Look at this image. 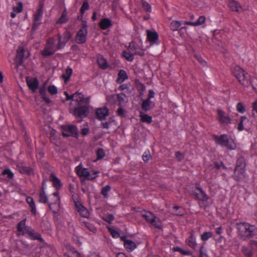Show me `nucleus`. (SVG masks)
I'll list each match as a JSON object with an SVG mask.
<instances>
[{
	"label": "nucleus",
	"instance_id": "57",
	"mask_svg": "<svg viewBox=\"0 0 257 257\" xmlns=\"http://www.w3.org/2000/svg\"><path fill=\"white\" fill-rule=\"evenodd\" d=\"M114 215L112 214H108L102 218L103 220L105 221L109 224H111L112 221L114 220Z\"/></svg>",
	"mask_w": 257,
	"mask_h": 257
},
{
	"label": "nucleus",
	"instance_id": "46",
	"mask_svg": "<svg viewBox=\"0 0 257 257\" xmlns=\"http://www.w3.org/2000/svg\"><path fill=\"white\" fill-rule=\"evenodd\" d=\"M241 251L243 254L246 257H252L253 255L252 251L251 248H249L245 246H243L241 247Z\"/></svg>",
	"mask_w": 257,
	"mask_h": 257
},
{
	"label": "nucleus",
	"instance_id": "9",
	"mask_svg": "<svg viewBox=\"0 0 257 257\" xmlns=\"http://www.w3.org/2000/svg\"><path fill=\"white\" fill-rule=\"evenodd\" d=\"M87 26L86 22H83L80 28L75 35V41L77 44H83L87 40L88 34Z\"/></svg>",
	"mask_w": 257,
	"mask_h": 257
},
{
	"label": "nucleus",
	"instance_id": "7",
	"mask_svg": "<svg viewBox=\"0 0 257 257\" xmlns=\"http://www.w3.org/2000/svg\"><path fill=\"white\" fill-rule=\"evenodd\" d=\"M191 195L195 200L203 203L207 202L209 199L208 195L198 184L196 185L195 188L192 191Z\"/></svg>",
	"mask_w": 257,
	"mask_h": 257
},
{
	"label": "nucleus",
	"instance_id": "47",
	"mask_svg": "<svg viewBox=\"0 0 257 257\" xmlns=\"http://www.w3.org/2000/svg\"><path fill=\"white\" fill-rule=\"evenodd\" d=\"M151 101L149 99H146L144 100L141 105L142 109L145 111H147L150 109V105Z\"/></svg>",
	"mask_w": 257,
	"mask_h": 257
},
{
	"label": "nucleus",
	"instance_id": "13",
	"mask_svg": "<svg viewBox=\"0 0 257 257\" xmlns=\"http://www.w3.org/2000/svg\"><path fill=\"white\" fill-rule=\"evenodd\" d=\"M62 136L64 137L72 136L76 137L78 136V130L76 126L73 125H68L63 127Z\"/></svg>",
	"mask_w": 257,
	"mask_h": 257
},
{
	"label": "nucleus",
	"instance_id": "10",
	"mask_svg": "<svg viewBox=\"0 0 257 257\" xmlns=\"http://www.w3.org/2000/svg\"><path fill=\"white\" fill-rule=\"evenodd\" d=\"M217 119L222 126L228 125L231 122V119L228 114L220 109L217 110Z\"/></svg>",
	"mask_w": 257,
	"mask_h": 257
},
{
	"label": "nucleus",
	"instance_id": "20",
	"mask_svg": "<svg viewBox=\"0 0 257 257\" xmlns=\"http://www.w3.org/2000/svg\"><path fill=\"white\" fill-rule=\"evenodd\" d=\"M227 7L232 12L240 13L242 11V8L240 4L235 0H227Z\"/></svg>",
	"mask_w": 257,
	"mask_h": 257
},
{
	"label": "nucleus",
	"instance_id": "4",
	"mask_svg": "<svg viewBox=\"0 0 257 257\" xmlns=\"http://www.w3.org/2000/svg\"><path fill=\"white\" fill-rule=\"evenodd\" d=\"M212 139L216 145L225 147L228 150H235L236 148L234 140L227 134H222L220 136L213 134L212 135Z\"/></svg>",
	"mask_w": 257,
	"mask_h": 257
},
{
	"label": "nucleus",
	"instance_id": "39",
	"mask_svg": "<svg viewBox=\"0 0 257 257\" xmlns=\"http://www.w3.org/2000/svg\"><path fill=\"white\" fill-rule=\"evenodd\" d=\"M25 51L23 48L19 47L17 52L16 59L18 60L19 64H22L24 62Z\"/></svg>",
	"mask_w": 257,
	"mask_h": 257
},
{
	"label": "nucleus",
	"instance_id": "15",
	"mask_svg": "<svg viewBox=\"0 0 257 257\" xmlns=\"http://www.w3.org/2000/svg\"><path fill=\"white\" fill-rule=\"evenodd\" d=\"M124 96L125 94L123 93H120V94L108 95L106 98L108 101L120 105L122 103L124 102Z\"/></svg>",
	"mask_w": 257,
	"mask_h": 257
},
{
	"label": "nucleus",
	"instance_id": "44",
	"mask_svg": "<svg viewBox=\"0 0 257 257\" xmlns=\"http://www.w3.org/2000/svg\"><path fill=\"white\" fill-rule=\"evenodd\" d=\"M140 117H141V121L143 122H146L150 124L153 121L152 116L144 114L142 112H140Z\"/></svg>",
	"mask_w": 257,
	"mask_h": 257
},
{
	"label": "nucleus",
	"instance_id": "54",
	"mask_svg": "<svg viewBox=\"0 0 257 257\" xmlns=\"http://www.w3.org/2000/svg\"><path fill=\"white\" fill-rule=\"evenodd\" d=\"M105 154L103 149L99 148L96 151L97 160H101L105 156Z\"/></svg>",
	"mask_w": 257,
	"mask_h": 257
},
{
	"label": "nucleus",
	"instance_id": "53",
	"mask_svg": "<svg viewBox=\"0 0 257 257\" xmlns=\"http://www.w3.org/2000/svg\"><path fill=\"white\" fill-rule=\"evenodd\" d=\"M111 190V187L109 185H106L103 187L101 191V194L103 195L104 198H107L108 197V192Z\"/></svg>",
	"mask_w": 257,
	"mask_h": 257
},
{
	"label": "nucleus",
	"instance_id": "48",
	"mask_svg": "<svg viewBox=\"0 0 257 257\" xmlns=\"http://www.w3.org/2000/svg\"><path fill=\"white\" fill-rule=\"evenodd\" d=\"M173 250L175 251L179 252L181 254L184 255L190 256L192 255V252L191 251L184 250L179 246L174 247Z\"/></svg>",
	"mask_w": 257,
	"mask_h": 257
},
{
	"label": "nucleus",
	"instance_id": "64",
	"mask_svg": "<svg viewBox=\"0 0 257 257\" xmlns=\"http://www.w3.org/2000/svg\"><path fill=\"white\" fill-rule=\"evenodd\" d=\"M249 245H250V248L253 250H257V241L256 240H250L249 241Z\"/></svg>",
	"mask_w": 257,
	"mask_h": 257
},
{
	"label": "nucleus",
	"instance_id": "51",
	"mask_svg": "<svg viewBox=\"0 0 257 257\" xmlns=\"http://www.w3.org/2000/svg\"><path fill=\"white\" fill-rule=\"evenodd\" d=\"M250 84L253 90L257 92V78L252 77H249V84Z\"/></svg>",
	"mask_w": 257,
	"mask_h": 257
},
{
	"label": "nucleus",
	"instance_id": "37",
	"mask_svg": "<svg viewBox=\"0 0 257 257\" xmlns=\"http://www.w3.org/2000/svg\"><path fill=\"white\" fill-rule=\"evenodd\" d=\"M151 226H153L156 228L159 229H162L163 228L162 222L161 220L157 217V216H155V217L152 220V221L150 223Z\"/></svg>",
	"mask_w": 257,
	"mask_h": 257
},
{
	"label": "nucleus",
	"instance_id": "43",
	"mask_svg": "<svg viewBox=\"0 0 257 257\" xmlns=\"http://www.w3.org/2000/svg\"><path fill=\"white\" fill-rule=\"evenodd\" d=\"M99 173V172L97 170H92L91 172L88 171V175H86L84 178L88 180H92L98 177Z\"/></svg>",
	"mask_w": 257,
	"mask_h": 257
},
{
	"label": "nucleus",
	"instance_id": "52",
	"mask_svg": "<svg viewBox=\"0 0 257 257\" xmlns=\"http://www.w3.org/2000/svg\"><path fill=\"white\" fill-rule=\"evenodd\" d=\"M83 223L85 227L87 228L89 231L93 233L96 232V228L93 224L87 221H84Z\"/></svg>",
	"mask_w": 257,
	"mask_h": 257
},
{
	"label": "nucleus",
	"instance_id": "49",
	"mask_svg": "<svg viewBox=\"0 0 257 257\" xmlns=\"http://www.w3.org/2000/svg\"><path fill=\"white\" fill-rule=\"evenodd\" d=\"M213 236V233L210 231L204 232L200 236V239L203 241H206Z\"/></svg>",
	"mask_w": 257,
	"mask_h": 257
},
{
	"label": "nucleus",
	"instance_id": "28",
	"mask_svg": "<svg viewBox=\"0 0 257 257\" xmlns=\"http://www.w3.org/2000/svg\"><path fill=\"white\" fill-rule=\"evenodd\" d=\"M44 182H43L42 183V187L39 193V201L40 203L45 204L47 203H48V202H49V201H48V197L46 194V193H45V191L44 190Z\"/></svg>",
	"mask_w": 257,
	"mask_h": 257
},
{
	"label": "nucleus",
	"instance_id": "5",
	"mask_svg": "<svg viewBox=\"0 0 257 257\" xmlns=\"http://www.w3.org/2000/svg\"><path fill=\"white\" fill-rule=\"evenodd\" d=\"M232 73L241 85L244 86H247L249 85V75L239 66H235Z\"/></svg>",
	"mask_w": 257,
	"mask_h": 257
},
{
	"label": "nucleus",
	"instance_id": "17",
	"mask_svg": "<svg viewBox=\"0 0 257 257\" xmlns=\"http://www.w3.org/2000/svg\"><path fill=\"white\" fill-rule=\"evenodd\" d=\"M120 240L123 242L124 247L128 252L133 251L137 247L136 243L131 240L127 239L125 236H121Z\"/></svg>",
	"mask_w": 257,
	"mask_h": 257
},
{
	"label": "nucleus",
	"instance_id": "40",
	"mask_svg": "<svg viewBox=\"0 0 257 257\" xmlns=\"http://www.w3.org/2000/svg\"><path fill=\"white\" fill-rule=\"evenodd\" d=\"M185 21H173L170 24V29L173 31H178L182 25H186L184 24Z\"/></svg>",
	"mask_w": 257,
	"mask_h": 257
},
{
	"label": "nucleus",
	"instance_id": "22",
	"mask_svg": "<svg viewBox=\"0 0 257 257\" xmlns=\"http://www.w3.org/2000/svg\"><path fill=\"white\" fill-rule=\"evenodd\" d=\"M95 114L98 119L103 120L109 115V109L106 107L98 108L96 109Z\"/></svg>",
	"mask_w": 257,
	"mask_h": 257
},
{
	"label": "nucleus",
	"instance_id": "56",
	"mask_svg": "<svg viewBox=\"0 0 257 257\" xmlns=\"http://www.w3.org/2000/svg\"><path fill=\"white\" fill-rule=\"evenodd\" d=\"M141 3L144 10L147 12H151L152 8L150 4L144 0H142Z\"/></svg>",
	"mask_w": 257,
	"mask_h": 257
},
{
	"label": "nucleus",
	"instance_id": "27",
	"mask_svg": "<svg viewBox=\"0 0 257 257\" xmlns=\"http://www.w3.org/2000/svg\"><path fill=\"white\" fill-rule=\"evenodd\" d=\"M97 62L99 67L103 70L108 67L107 60L101 55H98L97 57Z\"/></svg>",
	"mask_w": 257,
	"mask_h": 257
},
{
	"label": "nucleus",
	"instance_id": "11",
	"mask_svg": "<svg viewBox=\"0 0 257 257\" xmlns=\"http://www.w3.org/2000/svg\"><path fill=\"white\" fill-rule=\"evenodd\" d=\"M58 42L57 44V49L60 50L64 48L67 42H68L71 38V34L68 31H66L62 35L58 34Z\"/></svg>",
	"mask_w": 257,
	"mask_h": 257
},
{
	"label": "nucleus",
	"instance_id": "34",
	"mask_svg": "<svg viewBox=\"0 0 257 257\" xmlns=\"http://www.w3.org/2000/svg\"><path fill=\"white\" fill-rule=\"evenodd\" d=\"M141 216L149 224L151 223L152 220H153V219L155 216V215L151 212L146 210H144L142 212Z\"/></svg>",
	"mask_w": 257,
	"mask_h": 257
},
{
	"label": "nucleus",
	"instance_id": "26",
	"mask_svg": "<svg viewBox=\"0 0 257 257\" xmlns=\"http://www.w3.org/2000/svg\"><path fill=\"white\" fill-rule=\"evenodd\" d=\"M147 39L152 44L155 43L158 40V34L155 31H151L150 30L147 31Z\"/></svg>",
	"mask_w": 257,
	"mask_h": 257
},
{
	"label": "nucleus",
	"instance_id": "6",
	"mask_svg": "<svg viewBox=\"0 0 257 257\" xmlns=\"http://www.w3.org/2000/svg\"><path fill=\"white\" fill-rule=\"evenodd\" d=\"M44 3L41 1L39 5V7L33 15V24L32 30L33 31L38 29L42 24V21L43 16Z\"/></svg>",
	"mask_w": 257,
	"mask_h": 257
},
{
	"label": "nucleus",
	"instance_id": "59",
	"mask_svg": "<svg viewBox=\"0 0 257 257\" xmlns=\"http://www.w3.org/2000/svg\"><path fill=\"white\" fill-rule=\"evenodd\" d=\"M89 8V6L88 3L87 1H85L83 2L81 8H80V13L83 14L84 12L86 10H88Z\"/></svg>",
	"mask_w": 257,
	"mask_h": 257
},
{
	"label": "nucleus",
	"instance_id": "61",
	"mask_svg": "<svg viewBox=\"0 0 257 257\" xmlns=\"http://www.w3.org/2000/svg\"><path fill=\"white\" fill-rule=\"evenodd\" d=\"M194 57L198 60V61L201 65H202L203 66H205L207 65L206 61L205 60H204L201 56L195 55Z\"/></svg>",
	"mask_w": 257,
	"mask_h": 257
},
{
	"label": "nucleus",
	"instance_id": "2",
	"mask_svg": "<svg viewBox=\"0 0 257 257\" xmlns=\"http://www.w3.org/2000/svg\"><path fill=\"white\" fill-rule=\"evenodd\" d=\"M26 218H24L18 223L17 226L19 235H26V237L32 240H38L42 243L41 247H46L48 244L42 237L41 234L36 231L32 227L26 225Z\"/></svg>",
	"mask_w": 257,
	"mask_h": 257
},
{
	"label": "nucleus",
	"instance_id": "31",
	"mask_svg": "<svg viewBox=\"0 0 257 257\" xmlns=\"http://www.w3.org/2000/svg\"><path fill=\"white\" fill-rule=\"evenodd\" d=\"M75 170L77 174L80 177H85L86 175H88L89 171L87 168H83L81 164L76 167Z\"/></svg>",
	"mask_w": 257,
	"mask_h": 257
},
{
	"label": "nucleus",
	"instance_id": "3",
	"mask_svg": "<svg viewBox=\"0 0 257 257\" xmlns=\"http://www.w3.org/2000/svg\"><path fill=\"white\" fill-rule=\"evenodd\" d=\"M238 234L245 240L250 238H257V227L247 222H240L236 224Z\"/></svg>",
	"mask_w": 257,
	"mask_h": 257
},
{
	"label": "nucleus",
	"instance_id": "8",
	"mask_svg": "<svg viewBox=\"0 0 257 257\" xmlns=\"http://www.w3.org/2000/svg\"><path fill=\"white\" fill-rule=\"evenodd\" d=\"M57 50L55 39L49 38L47 39L46 46L41 53L43 56L48 57L53 55Z\"/></svg>",
	"mask_w": 257,
	"mask_h": 257
},
{
	"label": "nucleus",
	"instance_id": "23",
	"mask_svg": "<svg viewBox=\"0 0 257 257\" xmlns=\"http://www.w3.org/2000/svg\"><path fill=\"white\" fill-rule=\"evenodd\" d=\"M186 242L187 245L193 249H195L197 247L196 236L195 235L194 231L192 230L189 232V236L186 239Z\"/></svg>",
	"mask_w": 257,
	"mask_h": 257
},
{
	"label": "nucleus",
	"instance_id": "38",
	"mask_svg": "<svg viewBox=\"0 0 257 257\" xmlns=\"http://www.w3.org/2000/svg\"><path fill=\"white\" fill-rule=\"evenodd\" d=\"M68 21V18L67 17V12L66 9L62 11L61 17L57 21L56 24H63L66 23Z\"/></svg>",
	"mask_w": 257,
	"mask_h": 257
},
{
	"label": "nucleus",
	"instance_id": "18",
	"mask_svg": "<svg viewBox=\"0 0 257 257\" xmlns=\"http://www.w3.org/2000/svg\"><path fill=\"white\" fill-rule=\"evenodd\" d=\"M246 169H234V173L232 178L236 181H241L246 177Z\"/></svg>",
	"mask_w": 257,
	"mask_h": 257
},
{
	"label": "nucleus",
	"instance_id": "42",
	"mask_svg": "<svg viewBox=\"0 0 257 257\" xmlns=\"http://www.w3.org/2000/svg\"><path fill=\"white\" fill-rule=\"evenodd\" d=\"M72 72L73 70L72 68L69 67L66 68L65 73L63 74L62 75V77L64 79L65 83H67L69 81Z\"/></svg>",
	"mask_w": 257,
	"mask_h": 257
},
{
	"label": "nucleus",
	"instance_id": "16",
	"mask_svg": "<svg viewBox=\"0 0 257 257\" xmlns=\"http://www.w3.org/2000/svg\"><path fill=\"white\" fill-rule=\"evenodd\" d=\"M26 83L29 89L32 92H35L39 87V81L36 77H27Z\"/></svg>",
	"mask_w": 257,
	"mask_h": 257
},
{
	"label": "nucleus",
	"instance_id": "41",
	"mask_svg": "<svg viewBox=\"0 0 257 257\" xmlns=\"http://www.w3.org/2000/svg\"><path fill=\"white\" fill-rule=\"evenodd\" d=\"M249 121L248 119L245 116H241L240 118L239 122H238L237 126V130L238 132H241L244 130V125L246 122Z\"/></svg>",
	"mask_w": 257,
	"mask_h": 257
},
{
	"label": "nucleus",
	"instance_id": "30",
	"mask_svg": "<svg viewBox=\"0 0 257 257\" xmlns=\"http://www.w3.org/2000/svg\"><path fill=\"white\" fill-rule=\"evenodd\" d=\"M99 26L101 30H104L112 26V22L108 18H103L100 20Z\"/></svg>",
	"mask_w": 257,
	"mask_h": 257
},
{
	"label": "nucleus",
	"instance_id": "58",
	"mask_svg": "<svg viewBox=\"0 0 257 257\" xmlns=\"http://www.w3.org/2000/svg\"><path fill=\"white\" fill-rule=\"evenodd\" d=\"M108 229L112 237L117 238L120 236V234L117 231L111 228H108Z\"/></svg>",
	"mask_w": 257,
	"mask_h": 257
},
{
	"label": "nucleus",
	"instance_id": "50",
	"mask_svg": "<svg viewBox=\"0 0 257 257\" xmlns=\"http://www.w3.org/2000/svg\"><path fill=\"white\" fill-rule=\"evenodd\" d=\"M2 175H7V177L9 179H12L14 177L13 172L9 168L4 169L2 172Z\"/></svg>",
	"mask_w": 257,
	"mask_h": 257
},
{
	"label": "nucleus",
	"instance_id": "32",
	"mask_svg": "<svg viewBox=\"0 0 257 257\" xmlns=\"http://www.w3.org/2000/svg\"><path fill=\"white\" fill-rule=\"evenodd\" d=\"M206 18L203 16H200L198 20L194 22H184V24H185L186 25H190L191 26H198L202 25L204 24L205 22Z\"/></svg>",
	"mask_w": 257,
	"mask_h": 257
},
{
	"label": "nucleus",
	"instance_id": "1",
	"mask_svg": "<svg viewBox=\"0 0 257 257\" xmlns=\"http://www.w3.org/2000/svg\"><path fill=\"white\" fill-rule=\"evenodd\" d=\"M90 97H84L83 94L81 96L80 100L76 101L73 104L70 105L69 111L76 117L84 118L89 113V103Z\"/></svg>",
	"mask_w": 257,
	"mask_h": 257
},
{
	"label": "nucleus",
	"instance_id": "35",
	"mask_svg": "<svg viewBox=\"0 0 257 257\" xmlns=\"http://www.w3.org/2000/svg\"><path fill=\"white\" fill-rule=\"evenodd\" d=\"M128 78L126 72L123 70H120L117 75L116 82L118 84H121L124 80Z\"/></svg>",
	"mask_w": 257,
	"mask_h": 257
},
{
	"label": "nucleus",
	"instance_id": "14",
	"mask_svg": "<svg viewBox=\"0 0 257 257\" xmlns=\"http://www.w3.org/2000/svg\"><path fill=\"white\" fill-rule=\"evenodd\" d=\"M127 49L134 56L139 55L142 56L144 55V52L141 48L140 46L137 43L134 41L130 43Z\"/></svg>",
	"mask_w": 257,
	"mask_h": 257
},
{
	"label": "nucleus",
	"instance_id": "55",
	"mask_svg": "<svg viewBox=\"0 0 257 257\" xmlns=\"http://www.w3.org/2000/svg\"><path fill=\"white\" fill-rule=\"evenodd\" d=\"M48 91L51 95H55L58 93V89L56 86L50 85L48 87Z\"/></svg>",
	"mask_w": 257,
	"mask_h": 257
},
{
	"label": "nucleus",
	"instance_id": "19",
	"mask_svg": "<svg viewBox=\"0 0 257 257\" xmlns=\"http://www.w3.org/2000/svg\"><path fill=\"white\" fill-rule=\"evenodd\" d=\"M74 204L77 212L83 217L88 218L89 216V212L87 209L78 201H74Z\"/></svg>",
	"mask_w": 257,
	"mask_h": 257
},
{
	"label": "nucleus",
	"instance_id": "21",
	"mask_svg": "<svg viewBox=\"0 0 257 257\" xmlns=\"http://www.w3.org/2000/svg\"><path fill=\"white\" fill-rule=\"evenodd\" d=\"M18 171L21 174L31 176L34 174V171L33 168L30 166L23 165L22 164H19L17 165Z\"/></svg>",
	"mask_w": 257,
	"mask_h": 257
},
{
	"label": "nucleus",
	"instance_id": "33",
	"mask_svg": "<svg viewBox=\"0 0 257 257\" xmlns=\"http://www.w3.org/2000/svg\"><path fill=\"white\" fill-rule=\"evenodd\" d=\"M246 163L245 158L243 157H240L236 161L234 168L246 169Z\"/></svg>",
	"mask_w": 257,
	"mask_h": 257
},
{
	"label": "nucleus",
	"instance_id": "12",
	"mask_svg": "<svg viewBox=\"0 0 257 257\" xmlns=\"http://www.w3.org/2000/svg\"><path fill=\"white\" fill-rule=\"evenodd\" d=\"M50 181L52 183L53 186L55 188L56 191L54 192L56 200H58V195L59 194V190L61 188L63 184L61 181L53 173H51L49 177Z\"/></svg>",
	"mask_w": 257,
	"mask_h": 257
},
{
	"label": "nucleus",
	"instance_id": "25",
	"mask_svg": "<svg viewBox=\"0 0 257 257\" xmlns=\"http://www.w3.org/2000/svg\"><path fill=\"white\" fill-rule=\"evenodd\" d=\"M50 201L48 202V204L49 206V209L52 211L54 213H57L58 212V209H52V205H56L57 204H59L60 203V197L59 194L58 195V200H56L55 198V196L54 195V193L50 196Z\"/></svg>",
	"mask_w": 257,
	"mask_h": 257
},
{
	"label": "nucleus",
	"instance_id": "60",
	"mask_svg": "<svg viewBox=\"0 0 257 257\" xmlns=\"http://www.w3.org/2000/svg\"><path fill=\"white\" fill-rule=\"evenodd\" d=\"M199 257H208L206 252V249L204 245H201L199 248Z\"/></svg>",
	"mask_w": 257,
	"mask_h": 257
},
{
	"label": "nucleus",
	"instance_id": "36",
	"mask_svg": "<svg viewBox=\"0 0 257 257\" xmlns=\"http://www.w3.org/2000/svg\"><path fill=\"white\" fill-rule=\"evenodd\" d=\"M185 213V209L177 205L174 206L172 208V214L177 216H183Z\"/></svg>",
	"mask_w": 257,
	"mask_h": 257
},
{
	"label": "nucleus",
	"instance_id": "62",
	"mask_svg": "<svg viewBox=\"0 0 257 257\" xmlns=\"http://www.w3.org/2000/svg\"><path fill=\"white\" fill-rule=\"evenodd\" d=\"M112 120L109 119L106 122H102L100 123V127L103 128L108 129L111 124Z\"/></svg>",
	"mask_w": 257,
	"mask_h": 257
},
{
	"label": "nucleus",
	"instance_id": "29",
	"mask_svg": "<svg viewBox=\"0 0 257 257\" xmlns=\"http://www.w3.org/2000/svg\"><path fill=\"white\" fill-rule=\"evenodd\" d=\"M26 201L29 205L31 213L33 215H36L37 209L33 198L31 196H28L26 198Z\"/></svg>",
	"mask_w": 257,
	"mask_h": 257
},
{
	"label": "nucleus",
	"instance_id": "45",
	"mask_svg": "<svg viewBox=\"0 0 257 257\" xmlns=\"http://www.w3.org/2000/svg\"><path fill=\"white\" fill-rule=\"evenodd\" d=\"M122 56L128 62H132L134 59V55L131 53L127 49L122 51Z\"/></svg>",
	"mask_w": 257,
	"mask_h": 257
},
{
	"label": "nucleus",
	"instance_id": "24",
	"mask_svg": "<svg viewBox=\"0 0 257 257\" xmlns=\"http://www.w3.org/2000/svg\"><path fill=\"white\" fill-rule=\"evenodd\" d=\"M64 94L66 96V100H71L70 105H72L76 101L78 100H80L81 96H82L83 94L77 91L71 95H69L67 92L65 91Z\"/></svg>",
	"mask_w": 257,
	"mask_h": 257
},
{
	"label": "nucleus",
	"instance_id": "63",
	"mask_svg": "<svg viewBox=\"0 0 257 257\" xmlns=\"http://www.w3.org/2000/svg\"><path fill=\"white\" fill-rule=\"evenodd\" d=\"M236 109L239 112L241 113H244L245 111V108L244 106L241 102H239L237 104Z\"/></svg>",
	"mask_w": 257,
	"mask_h": 257
}]
</instances>
